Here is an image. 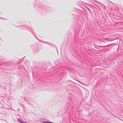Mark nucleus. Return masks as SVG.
I'll return each mask as SVG.
<instances>
[{
  "label": "nucleus",
  "instance_id": "nucleus-1",
  "mask_svg": "<svg viewBox=\"0 0 123 123\" xmlns=\"http://www.w3.org/2000/svg\"><path fill=\"white\" fill-rule=\"evenodd\" d=\"M48 123H52V122L51 121H49L48 122Z\"/></svg>",
  "mask_w": 123,
  "mask_h": 123
},
{
  "label": "nucleus",
  "instance_id": "nucleus-2",
  "mask_svg": "<svg viewBox=\"0 0 123 123\" xmlns=\"http://www.w3.org/2000/svg\"><path fill=\"white\" fill-rule=\"evenodd\" d=\"M43 123H48V122L47 121H44V122H43Z\"/></svg>",
  "mask_w": 123,
  "mask_h": 123
},
{
  "label": "nucleus",
  "instance_id": "nucleus-3",
  "mask_svg": "<svg viewBox=\"0 0 123 123\" xmlns=\"http://www.w3.org/2000/svg\"><path fill=\"white\" fill-rule=\"evenodd\" d=\"M18 121H19V122H21V121H20L19 119H18Z\"/></svg>",
  "mask_w": 123,
  "mask_h": 123
}]
</instances>
